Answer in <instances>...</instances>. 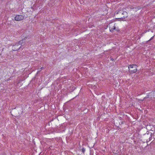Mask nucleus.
I'll use <instances>...</instances> for the list:
<instances>
[{
    "instance_id": "7",
    "label": "nucleus",
    "mask_w": 155,
    "mask_h": 155,
    "mask_svg": "<svg viewBox=\"0 0 155 155\" xmlns=\"http://www.w3.org/2000/svg\"><path fill=\"white\" fill-rule=\"evenodd\" d=\"M81 150L82 152L84 153L85 151V150L84 148H83L82 149H81Z\"/></svg>"
},
{
    "instance_id": "2",
    "label": "nucleus",
    "mask_w": 155,
    "mask_h": 155,
    "mask_svg": "<svg viewBox=\"0 0 155 155\" xmlns=\"http://www.w3.org/2000/svg\"><path fill=\"white\" fill-rule=\"evenodd\" d=\"M128 68L129 71L130 73H135L137 71V66L135 64L130 65L128 67Z\"/></svg>"
},
{
    "instance_id": "6",
    "label": "nucleus",
    "mask_w": 155,
    "mask_h": 155,
    "mask_svg": "<svg viewBox=\"0 0 155 155\" xmlns=\"http://www.w3.org/2000/svg\"><path fill=\"white\" fill-rule=\"evenodd\" d=\"M28 37H25L21 41H19V43H18L19 44V45L20 46V45L22 44L23 42H25L26 39Z\"/></svg>"
},
{
    "instance_id": "9",
    "label": "nucleus",
    "mask_w": 155,
    "mask_h": 155,
    "mask_svg": "<svg viewBox=\"0 0 155 155\" xmlns=\"http://www.w3.org/2000/svg\"><path fill=\"white\" fill-rule=\"evenodd\" d=\"M153 36L151 38V39H150V40H152V39H153Z\"/></svg>"
},
{
    "instance_id": "10",
    "label": "nucleus",
    "mask_w": 155,
    "mask_h": 155,
    "mask_svg": "<svg viewBox=\"0 0 155 155\" xmlns=\"http://www.w3.org/2000/svg\"><path fill=\"white\" fill-rule=\"evenodd\" d=\"M43 68V67H41V68L40 69H41H41H42Z\"/></svg>"
},
{
    "instance_id": "5",
    "label": "nucleus",
    "mask_w": 155,
    "mask_h": 155,
    "mask_svg": "<svg viewBox=\"0 0 155 155\" xmlns=\"http://www.w3.org/2000/svg\"><path fill=\"white\" fill-rule=\"evenodd\" d=\"M110 30L111 31H113L114 30L116 29L115 26L114 25H110L109 26Z\"/></svg>"
},
{
    "instance_id": "4",
    "label": "nucleus",
    "mask_w": 155,
    "mask_h": 155,
    "mask_svg": "<svg viewBox=\"0 0 155 155\" xmlns=\"http://www.w3.org/2000/svg\"><path fill=\"white\" fill-rule=\"evenodd\" d=\"M21 47V46L19 45L18 44L16 43L15 45L13 46L12 49L13 51H15L18 50Z\"/></svg>"
},
{
    "instance_id": "8",
    "label": "nucleus",
    "mask_w": 155,
    "mask_h": 155,
    "mask_svg": "<svg viewBox=\"0 0 155 155\" xmlns=\"http://www.w3.org/2000/svg\"><path fill=\"white\" fill-rule=\"evenodd\" d=\"M41 69H39V70L38 71V72H40L41 71Z\"/></svg>"
},
{
    "instance_id": "1",
    "label": "nucleus",
    "mask_w": 155,
    "mask_h": 155,
    "mask_svg": "<svg viewBox=\"0 0 155 155\" xmlns=\"http://www.w3.org/2000/svg\"><path fill=\"white\" fill-rule=\"evenodd\" d=\"M116 13L117 14H118L119 15L120 18H125L127 17V13L126 12H124L123 10H120L117 12H116Z\"/></svg>"
},
{
    "instance_id": "3",
    "label": "nucleus",
    "mask_w": 155,
    "mask_h": 155,
    "mask_svg": "<svg viewBox=\"0 0 155 155\" xmlns=\"http://www.w3.org/2000/svg\"><path fill=\"white\" fill-rule=\"evenodd\" d=\"M24 18V16L21 15H17L15 18V20L16 21H20Z\"/></svg>"
}]
</instances>
